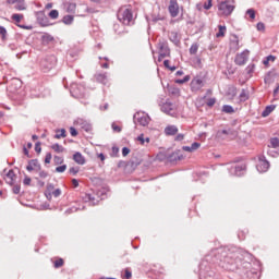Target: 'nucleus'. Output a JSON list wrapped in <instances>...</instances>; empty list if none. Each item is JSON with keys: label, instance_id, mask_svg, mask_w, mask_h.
<instances>
[{"label": "nucleus", "instance_id": "obj_64", "mask_svg": "<svg viewBox=\"0 0 279 279\" xmlns=\"http://www.w3.org/2000/svg\"><path fill=\"white\" fill-rule=\"evenodd\" d=\"M197 10L202 11V4H197Z\"/></svg>", "mask_w": 279, "mask_h": 279}, {"label": "nucleus", "instance_id": "obj_60", "mask_svg": "<svg viewBox=\"0 0 279 279\" xmlns=\"http://www.w3.org/2000/svg\"><path fill=\"white\" fill-rule=\"evenodd\" d=\"M278 90H279V85H278V86L276 87V89L274 90V94L277 95Z\"/></svg>", "mask_w": 279, "mask_h": 279}, {"label": "nucleus", "instance_id": "obj_21", "mask_svg": "<svg viewBox=\"0 0 279 279\" xmlns=\"http://www.w3.org/2000/svg\"><path fill=\"white\" fill-rule=\"evenodd\" d=\"M64 163V158L62 156L54 155L53 156V165L62 166Z\"/></svg>", "mask_w": 279, "mask_h": 279}, {"label": "nucleus", "instance_id": "obj_6", "mask_svg": "<svg viewBox=\"0 0 279 279\" xmlns=\"http://www.w3.org/2000/svg\"><path fill=\"white\" fill-rule=\"evenodd\" d=\"M3 179L7 184L13 185L16 182L17 175L14 173L13 170H10L7 173H4Z\"/></svg>", "mask_w": 279, "mask_h": 279}, {"label": "nucleus", "instance_id": "obj_27", "mask_svg": "<svg viewBox=\"0 0 279 279\" xmlns=\"http://www.w3.org/2000/svg\"><path fill=\"white\" fill-rule=\"evenodd\" d=\"M83 199L85 203H89L93 202L95 199V197L92 194H83Z\"/></svg>", "mask_w": 279, "mask_h": 279}, {"label": "nucleus", "instance_id": "obj_56", "mask_svg": "<svg viewBox=\"0 0 279 279\" xmlns=\"http://www.w3.org/2000/svg\"><path fill=\"white\" fill-rule=\"evenodd\" d=\"M51 8H53V3H46V5H45V9H51Z\"/></svg>", "mask_w": 279, "mask_h": 279}, {"label": "nucleus", "instance_id": "obj_29", "mask_svg": "<svg viewBox=\"0 0 279 279\" xmlns=\"http://www.w3.org/2000/svg\"><path fill=\"white\" fill-rule=\"evenodd\" d=\"M137 142H140L141 145H145V143H149V138H145V137H144V134H141V135L137 137Z\"/></svg>", "mask_w": 279, "mask_h": 279}, {"label": "nucleus", "instance_id": "obj_42", "mask_svg": "<svg viewBox=\"0 0 279 279\" xmlns=\"http://www.w3.org/2000/svg\"><path fill=\"white\" fill-rule=\"evenodd\" d=\"M248 99V97H247V94H246V92H242L241 94H240V100H242L243 102L244 101H246Z\"/></svg>", "mask_w": 279, "mask_h": 279}, {"label": "nucleus", "instance_id": "obj_25", "mask_svg": "<svg viewBox=\"0 0 279 279\" xmlns=\"http://www.w3.org/2000/svg\"><path fill=\"white\" fill-rule=\"evenodd\" d=\"M64 266V259L63 258H58L57 260L53 262V267L56 269L62 268Z\"/></svg>", "mask_w": 279, "mask_h": 279}, {"label": "nucleus", "instance_id": "obj_23", "mask_svg": "<svg viewBox=\"0 0 279 279\" xmlns=\"http://www.w3.org/2000/svg\"><path fill=\"white\" fill-rule=\"evenodd\" d=\"M198 49H199V45L198 44H193L191 47H190V54L191 56H195L197 54L198 52Z\"/></svg>", "mask_w": 279, "mask_h": 279}, {"label": "nucleus", "instance_id": "obj_18", "mask_svg": "<svg viewBox=\"0 0 279 279\" xmlns=\"http://www.w3.org/2000/svg\"><path fill=\"white\" fill-rule=\"evenodd\" d=\"M268 147L279 150V138H270Z\"/></svg>", "mask_w": 279, "mask_h": 279}, {"label": "nucleus", "instance_id": "obj_37", "mask_svg": "<svg viewBox=\"0 0 279 279\" xmlns=\"http://www.w3.org/2000/svg\"><path fill=\"white\" fill-rule=\"evenodd\" d=\"M169 60H163V66H166L168 70H170L171 72H174L175 71V68L174 66H169Z\"/></svg>", "mask_w": 279, "mask_h": 279}, {"label": "nucleus", "instance_id": "obj_32", "mask_svg": "<svg viewBox=\"0 0 279 279\" xmlns=\"http://www.w3.org/2000/svg\"><path fill=\"white\" fill-rule=\"evenodd\" d=\"M54 171L57 173H64L66 171V165H62V166L57 167V169H54Z\"/></svg>", "mask_w": 279, "mask_h": 279}, {"label": "nucleus", "instance_id": "obj_10", "mask_svg": "<svg viewBox=\"0 0 279 279\" xmlns=\"http://www.w3.org/2000/svg\"><path fill=\"white\" fill-rule=\"evenodd\" d=\"M63 8L65 9L66 13L75 14L76 3H74V2H65V3H63Z\"/></svg>", "mask_w": 279, "mask_h": 279}, {"label": "nucleus", "instance_id": "obj_45", "mask_svg": "<svg viewBox=\"0 0 279 279\" xmlns=\"http://www.w3.org/2000/svg\"><path fill=\"white\" fill-rule=\"evenodd\" d=\"M7 34H8V31L3 26H0V36H2V39H4Z\"/></svg>", "mask_w": 279, "mask_h": 279}, {"label": "nucleus", "instance_id": "obj_35", "mask_svg": "<svg viewBox=\"0 0 279 279\" xmlns=\"http://www.w3.org/2000/svg\"><path fill=\"white\" fill-rule=\"evenodd\" d=\"M216 102H217L216 98H208L206 105L207 107L211 108L214 105H216Z\"/></svg>", "mask_w": 279, "mask_h": 279}, {"label": "nucleus", "instance_id": "obj_57", "mask_svg": "<svg viewBox=\"0 0 279 279\" xmlns=\"http://www.w3.org/2000/svg\"><path fill=\"white\" fill-rule=\"evenodd\" d=\"M98 158H99L100 161H104L105 160V155L100 154V155H98Z\"/></svg>", "mask_w": 279, "mask_h": 279}, {"label": "nucleus", "instance_id": "obj_14", "mask_svg": "<svg viewBox=\"0 0 279 279\" xmlns=\"http://www.w3.org/2000/svg\"><path fill=\"white\" fill-rule=\"evenodd\" d=\"M165 132L167 136H174L178 133V128L175 125H168Z\"/></svg>", "mask_w": 279, "mask_h": 279}, {"label": "nucleus", "instance_id": "obj_9", "mask_svg": "<svg viewBox=\"0 0 279 279\" xmlns=\"http://www.w3.org/2000/svg\"><path fill=\"white\" fill-rule=\"evenodd\" d=\"M72 160H74L78 166H84L86 163L85 157L80 151L72 156Z\"/></svg>", "mask_w": 279, "mask_h": 279}, {"label": "nucleus", "instance_id": "obj_63", "mask_svg": "<svg viewBox=\"0 0 279 279\" xmlns=\"http://www.w3.org/2000/svg\"><path fill=\"white\" fill-rule=\"evenodd\" d=\"M177 75L181 76V75H183V72L182 71H178Z\"/></svg>", "mask_w": 279, "mask_h": 279}, {"label": "nucleus", "instance_id": "obj_61", "mask_svg": "<svg viewBox=\"0 0 279 279\" xmlns=\"http://www.w3.org/2000/svg\"><path fill=\"white\" fill-rule=\"evenodd\" d=\"M24 154H25V156H28V150H27V148H24Z\"/></svg>", "mask_w": 279, "mask_h": 279}, {"label": "nucleus", "instance_id": "obj_47", "mask_svg": "<svg viewBox=\"0 0 279 279\" xmlns=\"http://www.w3.org/2000/svg\"><path fill=\"white\" fill-rule=\"evenodd\" d=\"M257 31L258 32H264L265 31V24L264 23H258L257 24Z\"/></svg>", "mask_w": 279, "mask_h": 279}, {"label": "nucleus", "instance_id": "obj_59", "mask_svg": "<svg viewBox=\"0 0 279 279\" xmlns=\"http://www.w3.org/2000/svg\"><path fill=\"white\" fill-rule=\"evenodd\" d=\"M90 1H93V2H95V3H97V4H100V3H101V0H90Z\"/></svg>", "mask_w": 279, "mask_h": 279}, {"label": "nucleus", "instance_id": "obj_22", "mask_svg": "<svg viewBox=\"0 0 279 279\" xmlns=\"http://www.w3.org/2000/svg\"><path fill=\"white\" fill-rule=\"evenodd\" d=\"M274 110H275L274 106L266 107L265 111L262 112V117H264V118L269 117L271 114V112H274Z\"/></svg>", "mask_w": 279, "mask_h": 279}, {"label": "nucleus", "instance_id": "obj_48", "mask_svg": "<svg viewBox=\"0 0 279 279\" xmlns=\"http://www.w3.org/2000/svg\"><path fill=\"white\" fill-rule=\"evenodd\" d=\"M21 192V185H14L13 193L19 194Z\"/></svg>", "mask_w": 279, "mask_h": 279}, {"label": "nucleus", "instance_id": "obj_33", "mask_svg": "<svg viewBox=\"0 0 279 279\" xmlns=\"http://www.w3.org/2000/svg\"><path fill=\"white\" fill-rule=\"evenodd\" d=\"M36 173H39L40 179H46L48 177V172L46 170H41V168L39 171H36Z\"/></svg>", "mask_w": 279, "mask_h": 279}, {"label": "nucleus", "instance_id": "obj_54", "mask_svg": "<svg viewBox=\"0 0 279 279\" xmlns=\"http://www.w3.org/2000/svg\"><path fill=\"white\" fill-rule=\"evenodd\" d=\"M189 81H190V76L186 75V76L184 77V80H180V81H178L177 83L183 84V83L189 82Z\"/></svg>", "mask_w": 279, "mask_h": 279}, {"label": "nucleus", "instance_id": "obj_49", "mask_svg": "<svg viewBox=\"0 0 279 279\" xmlns=\"http://www.w3.org/2000/svg\"><path fill=\"white\" fill-rule=\"evenodd\" d=\"M70 134L71 136H77V131L75 130V128H70Z\"/></svg>", "mask_w": 279, "mask_h": 279}, {"label": "nucleus", "instance_id": "obj_41", "mask_svg": "<svg viewBox=\"0 0 279 279\" xmlns=\"http://www.w3.org/2000/svg\"><path fill=\"white\" fill-rule=\"evenodd\" d=\"M21 2H25V0H7V4L9 5H13Z\"/></svg>", "mask_w": 279, "mask_h": 279}, {"label": "nucleus", "instance_id": "obj_39", "mask_svg": "<svg viewBox=\"0 0 279 279\" xmlns=\"http://www.w3.org/2000/svg\"><path fill=\"white\" fill-rule=\"evenodd\" d=\"M276 58L274 56L267 57V59L264 61V64L267 65L270 62H275Z\"/></svg>", "mask_w": 279, "mask_h": 279}, {"label": "nucleus", "instance_id": "obj_30", "mask_svg": "<svg viewBox=\"0 0 279 279\" xmlns=\"http://www.w3.org/2000/svg\"><path fill=\"white\" fill-rule=\"evenodd\" d=\"M49 17H50L51 20H57V19L59 17V11H57V10L50 11Z\"/></svg>", "mask_w": 279, "mask_h": 279}, {"label": "nucleus", "instance_id": "obj_46", "mask_svg": "<svg viewBox=\"0 0 279 279\" xmlns=\"http://www.w3.org/2000/svg\"><path fill=\"white\" fill-rule=\"evenodd\" d=\"M35 151H36L37 154H40V151H41L40 142H37V143L35 144Z\"/></svg>", "mask_w": 279, "mask_h": 279}, {"label": "nucleus", "instance_id": "obj_36", "mask_svg": "<svg viewBox=\"0 0 279 279\" xmlns=\"http://www.w3.org/2000/svg\"><path fill=\"white\" fill-rule=\"evenodd\" d=\"M246 14L250 16L251 20H255L256 13L253 9L247 10Z\"/></svg>", "mask_w": 279, "mask_h": 279}, {"label": "nucleus", "instance_id": "obj_2", "mask_svg": "<svg viewBox=\"0 0 279 279\" xmlns=\"http://www.w3.org/2000/svg\"><path fill=\"white\" fill-rule=\"evenodd\" d=\"M118 21H120L123 25H130L133 19L132 11L126 7H122L117 14Z\"/></svg>", "mask_w": 279, "mask_h": 279}, {"label": "nucleus", "instance_id": "obj_8", "mask_svg": "<svg viewBox=\"0 0 279 279\" xmlns=\"http://www.w3.org/2000/svg\"><path fill=\"white\" fill-rule=\"evenodd\" d=\"M256 167L259 173H265L269 170L270 163L266 160H259Z\"/></svg>", "mask_w": 279, "mask_h": 279}, {"label": "nucleus", "instance_id": "obj_1", "mask_svg": "<svg viewBox=\"0 0 279 279\" xmlns=\"http://www.w3.org/2000/svg\"><path fill=\"white\" fill-rule=\"evenodd\" d=\"M236 8L235 0H225L217 4L218 16L228 17Z\"/></svg>", "mask_w": 279, "mask_h": 279}, {"label": "nucleus", "instance_id": "obj_12", "mask_svg": "<svg viewBox=\"0 0 279 279\" xmlns=\"http://www.w3.org/2000/svg\"><path fill=\"white\" fill-rule=\"evenodd\" d=\"M137 122L142 125V126H147L149 123V117L146 114H137Z\"/></svg>", "mask_w": 279, "mask_h": 279}, {"label": "nucleus", "instance_id": "obj_43", "mask_svg": "<svg viewBox=\"0 0 279 279\" xmlns=\"http://www.w3.org/2000/svg\"><path fill=\"white\" fill-rule=\"evenodd\" d=\"M124 278L125 279H131L132 278V272L130 271L129 268H125V270H124Z\"/></svg>", "mask_w": 279, "mask_h": 279}, {"label": "nucleus", "instance_id": "obj_15", "mask_svg": "<svg viewBox=\"0 0 279 279\" xmlns=\"http://www.w3.org/2000/svg\"><path fill=\"white\" fill-rule=\"evenodd\" d=\"M201 147V144L195 142L192 144V146H183V150L184 151H189V153H192V151H196L198 150Z\"/></svg>", "mask_w": 279, "mask_h": 279}, {"label": "nucleus", "instance_id": "obj_55", "mask_svg": "<svg viewBox=\"0 0 279 279\" xmlns=\"http://www.w3.org/2000/svg\"><path fill=\"white\" fill-rule=\"evenodd\" d=\"M211 7H213V3H208V2L204 3V9L205 10H209Z\"/></svg>", "mask_w": 279, "mask_h": 279}, {"label": "nucleus", "instance_id": "obj_58", "mask_svg": "<svg viewBox=\"0 0 279 279\" xmlns=\"http://www.w3.org/2000/svg\"><path fill=\"white\" fill-rule=\"evenodd\" d=\"M45 195H46V198L51 199V194L50 193H46Z\"/></svg>", "mask_w": 279, "mask_h": 279}, {"label": "nucleus", "instance_id": "obj_13", "mask_svg": "<svg viewBox=\"0 0 279 279\" xmlns=\"http://www.w3.org/2000/svg\"><path fill=\"white\" fill-rule=\"evenodd\" d=\"M174 110V106L171 102L162 104L161 111L166 112L167 114H171V112Z\"/></svg>", "mask_w": 279, "mask_h": 279}, {"label": "nucleus", "instance_id": "obj_19", "mask_svg": "<svg viewBox=\"0 0 279 279\" xmlns=\"http://www.w3.org/2000/svg\"><path fill=\"white\" fill-rule=\"evenodd\" d=\"M73 22H74V16H73V15H65V16H63V19H62V23H63L64 25H72Z\"/></svg>", "mask_w": 279, "mask_h": 279}, {"label": "nucleus", "instance_id": "obj_4", "mask_svg": "<svg viewBox=\"0 0 279 279\" xmlns=\"http://www.w3.org/2000/svg\"><path fill=\"white\" fill-rule=\"evenodd\" d=\"M168 11L171 17H177L180 14V4L177 0H170Z\"/></svg>", "mask_w": 279, "mask_h": 279}, {"label": "nucleus", "instance_id": "obj_20", "mask_svg": "<svg viewBox=\"0 0 279 279\" xmlns=\"http://www.w3.org/2000/svg\"><path fill=\"white\" fill-rule=\"evenodd\" d=\"M227 26H218V33L216 34L217 38H221L226 36Z\"/></svg>", "mask_w": 279, "mask_h": 279}, {"label": "nucleus", "instance_id": "obj_52", "mask_svg": "<svg viewBox=\"0 0 279 279\" xmlns=\"http://www.w3.org/2000/svg\"><path fill=\"white\" fill-rule=\"evenodd\" d=\"M184 140V134H178L175 137L177 142H182Z\"/></svg>", "mask_w": 279, "mask_h": 279}, {"label": "nucleus", "instance_id": "obj_7", "mask_svg": "<svg viewBox=\"0 0 279 279\" xmlns=\"http://www.w3.org/2000/svg\"><path fill=\"white\" fill-rule=\"evenodd\" d=\"M41 169L40 163L38 162V160H32L29 163H27L26 166V170L32 172H39Z\"/></svg>", "mask_w": 279, "mask_h": 279}, {"label": "nucleus", "instance_id": "obj_28", "mask_svg": "<svg viewBox=\"0 0 279 279\" xmlns=\"http://www.w3.org/2000/svg\"><path fill=\"white\" fill-rule=\"evenodd\" d=\"M222 112H225V113H234V108H232L231 106L226 105V106L222 107Z\"/></svg>", "mask_w": 279, "mask_h": 279}, {"label": "nucleus", "instance_id": "obj_11", "mask_svg": "<svg viewBox=\"0 0 279 279\" xmlns=\"http://www.w3.org/2000/svg\"><path fill=\"white\" fill-rule=\"evenodd\" d=\"M169 56V49L165 44L159 47V61Z\"/></svg>", "mask_w": 279, "mask_h": 279}, {"label": "nucleus", "instance_id": "obj_24", "mask_svg": "<svg viewBox=\"0 0 279 279\" xmlns=\"http://www.w3.org/2000/svg\"><path fill=\"white\" fill-rule=\"evenodd\" d=\"M64 137H66V131L64 129L57 131V135H54V138L60 140Z\"/></svg>", "mask_w": 279, "mask_h": 279}, {"label": "nucleus", "instance_id": "obj_50", "mask_svg": "<svg viewBox=\"0 0 279 279\" xmlns=\"http://www.w3.org/2000/svg\"><path fill=\"white\" fill-rule=\"evenodd\" d=\"M15 9H16L17 11H24V10H26V7H25L24 4H17V5L15 7Z\"/></svg>", "mask_w": 279, "mask_h": 279}, {"label": "nucleus", "instance_id": "obj_17", "mask_svg": "<svg viewBox=\"0 0 279 279\" xmlns=\"http://www.w3.org/2000/svg\"><path fill=\"white\" fill-rule=\"evenodd\" d=\"M230 47L231 49L236 52L239 49H240V46H239V38L235 36L233 40H231L230 43Z\"/></svg>", "mask_w": 279, "mask_h": 279}, {"label": "nucleus", "instance_id": "obj_38", "mask_svg": "<svg viewBox=\"0 0 279 279\" xmlns=\"http://www.w3.org/2000/svg\"><path fill=\"white\" fill-rule=\"evenodd\" d=\"M52 159V155L50 153L45 155V163L49 165Z\"/></svg>", "mask_w": 279, "mask_h": 279}, {"label": "nucleus", "instance_id": "obj_62", "mask_svg": "<svg viewBox=\"0 0 279 279\" xmlns=\"http://www.w3.org/2000/svg\"><path fill=\"white\" fill-rule=\"evenodd\" d=\"M32 138H33V141H37L38 136L37 135H33Z\"/></svg>", "mask_w": 279, "mask_h": 279}, {"label": "nucleus", "instance_id": "obj_16", "mask_svg": "<svg viewBox=\"0 0 279 279\" xmlns=\"http://www.w3.org/2000/svg\"><path fill=\"white\" fill-rule=\"evenodd\" d=\"M50 148L57 154H63L65 151L64 146L59 144H53L52 146H50Z\"/></svg>", "mask_w": 279, "mask_h": 279}, {"label": "nucleus", "instance_id": "obj_51", "mask_svg": "<svg viewBox=\"0 0 279 279\" xmlns=\"http://www.w3.org/2000/svg\"><path fill=\"white\" fill-rule=\"evenodd\" d=\"M31 183H32L31 178H29V177H25V179H24V185H31Z\"/></svg>", "mask_w": 279, "mask_h": 279}, {"label": "nucleus", "instance_id": "obj_31", "mask_svg": "<svg viewBox=\"0 0 279 279\" xmlns=\"http://www.w3.org/2000/svg\"><path fill=\"white\" fill-rule=\"evenodd\" d=\"M69 173L71 175H76L77 173H80V167H72V168H70Z\"/></svg>", "mask_w": 279, "mask_h": 279}, {"label": "nucleus", "instance_id": "obj_3", "mask_svg": "<svg viewBox=\"0 0 279 279\" xmlns=\"http://www.w3.org/2000/svg\"><path fill=\"white\" fill-rule=\"evenodd\" d=\"M204 87V81L199 76H195L190 83V88L193 93L199 92Z\"/></svg>", "mask_w": 279, "mask_h": 279}, {"label": "nucleus", "instance_id": "obj_44", "mask_svg": "<svg viewBox=\"0 0 279 279\" xmlns=\"http://www.w3.org/2000/svg\"><path fill=\"white\" fill-rule=\"evenodd\" d=\"M131 149L129 147H123L122 148V156L128 157L130 154Z\"/></svg>", "mask_w": 279, "mask_h": 279}, {"label": "nucleus", "instance_id": "obj_5", "mask_svg": "<svg viewBox=\"0 0 279 279\" xmlns=\"http://www.w3.org/2000/svg\"><path fill=\"white\" fill-rule=\"evenodd\" d=\"M248 58V50H244L241 53H238L234 59V63L238 65H244L247 62Z\"/></svg>", "mask_w": 279, "mask_h": 279}, {"label": "nucleus", "instance_id": "obj_26", "mask_svg": "<svg viewBox=\"0 0 279 279\" xmlns=\"http://www.w3.org/2000/svg\"><path fill=\"white\" fill-rule=\"evenodd\" d=\"M23 19H24L23 14L14 13V14L12 15V20H13L16 24H20Z\"/></svg>", "mask_w": 279, "mask_h": 279}, {"label": "nucleus", "instance_id": "obj_40", "mask_svg": "<svg viewBox=\"0 0 279 279\" xmlns=\"http://www.w3.org/2000/svg\"><path fill=\"white\" fill-rule=\"evenodd\" d=\"M60 195H62V191L60 189L52 191V196L54 198H58Z\"/></svg>", "mask_w": 279, "mask_h": 279}, {"label": "nucleus", "instance_id": "obj_53", "mask_svg": "<svg viewBox=\"0 0 279 279\" xmlns=\"http://www.w3.org/2000/svg\"><path fill=\"white\" fill-rule=\"evenodd\" d=\"M72 185H74V187H78L80 186V182L76 179H72Z\"/></svg>", "mask_w": 279, "mask_h": 279}, {"label": "nucleus", "instance_id": "obj_34", "mask_svg": "<svg viewBox=\"0 0 279 279\" xmlns=\"http://www.w3.org/2000/svg\"><path fill=\"white\" fill-rule=\"evenodd\" d=\"M112 130L116 133H121V131H122L121 126L118 125V123H116V122L112 123Z\"/></svg>", "mask_w": 279, "mask_h": 279}]
</instances>
